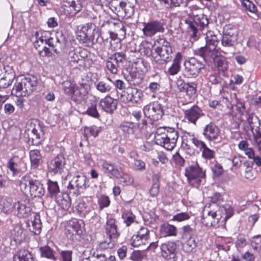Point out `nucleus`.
<instances>
[{
	"label": "nucleus",
	"mask_w": 261,
	"mask_h": 261,
	"mask_svg": "<svg viewBox=\"0 0 261 261\" xmlns=\"http://www.w3.org/2000/svg\"><path fill=\"white\" fill-rule=\"evenodd\" d=\"M84 226V222L81 219L72 218L67 223L66 227L68 237L73 240L74 236L80 235L82 233V228Z\"/></svg>",
	"instance_id": "17"
},
{
	"label": "nucleus",
	"mask_w": 261,
	"mask_h": 261,
	"mask_svg": "<svg viewBox=\"0 0 261 261\" xmlns=\"http://www.w3.org/2000/svg\"><path fill=\"white\" fill-rule=\"evenodd\" d=\"M103 170L105 173H109L117 178H121V181L128 186L134 182L133 177L127 174H122V170L119 169L115 164H103Z\"/></svg>",
	"instance_id": "11"
},
{
	"label": "nucleus",
	"mask_w": 261,
	"mask_h": 261,
	"mask_svg": "<svg viewBox=\"0 0 261 261\" xmlns=\"http://www.w3.org/2000/svg\"><path fill=\"white\" fill-rule=\"evenodd\" d=\"M19 186L22 192L27 193L29 192L34 197H40L45 193L43 185L38 180H33L29 175L21 178Z\"/></svg>",
	"instance_id": "6"
},
{
	"label": "nucleus",
	"mask_w": 261,
	"mask_h": 261,
	"mask_svg": "<svg viewBox=\"0 0 261 261\" xmlns=\"http://www.w3.org/2000/svg\"><path fill=\"white\" fill-rule=\"evenodd\" d=\"M47 190L49 194L51 197H56L60 193V188L58 183L56 181H52L48 179L47 182Z\"/></svg>",
	"instance_id": "41"
},
{
	"label": "nucleus",
	"mask_w": 261,
	"mask_h": 261,
	"mask_svg": "<svg viewBox=\"0 0 261 261\" xmlns=\"http://www.w3.org/2000/svg\"><path fill=\"white\" fill-rule=\"evenodd\" d=\"M96 89L101 93H109L112 89V84L107 81H101L95 85Z\"/></svg>",
	"instance_id": "43"
},
{
	"label": "nucleus",
	"mask_w": 261,
	"mask_h": 261,
	"mask_svg": "<svg viewBox=\"0 0 261 261\" xmlns=\"http://www.w3.org/2000/svg\"><path fill=\"white\" fill-rule=\"evenodd\" d=\"M156 42L161 46H153L155 55H152L153 62L161 65L167 64L172 59L173 50L170 43L164 38H160Z\"/></svg>",
	"instance_id": "4"
},
{
	"label": "nucleus",
	"mask_w": 261,
	"mask_h": 261,
	"mask_svg": "<svg viewBox=\"0 0 261 261\" xmlns=\"http://www.w3.org/2000/svg\"><path fill=\"white\" fill-rule=\"evenodd\" d=\"M117 241V240L108 239V241L101 242L97 245L98 249L103 251L109 249H112L115 247Z\"/></svg>",
	"instance_id": "49"
},
{
	"label": "nucleus",
	"mask_w": 261,
	"mask_h": 261,
	"mask_svg": "<svg viewBox=\"0 0 261 261\" xmlns=\"http://www.w3.org/2000/svg\"><path fill=\"white\" fill-rule=\"evenodd\" d=\"M215 65L218 70L224 72L228 68L226 60L223 58H220L216 60Z\"/></svg>",
	"instance_id": "60"
},
{
	"label": "nucleus",
	"mask_w": 261,
	"mask_h": 261,
	"mask_svg": "<svg viewBox=\"0 0 261 261\" xmlns=\"http://www.w3.org/2000/svg\"><path fill=\"white\" fill-rule=\"evenodd\" d=\"M87 177L83 175H77L74 176L69 181L68 190L69 193L74 195H79L82 191L86 188V183Z\"/></svg>",
	"instance_id": "15"
},
{
	"label": "nucleus",
	"mask_w": 261,
	"mask_h": 261,
	"mask_svg": "<svg viewBox=\"0 0 261 261\" xmlns=\"http://www.w3.org/2000/svg\"><path fill=\"white\" fill-rule=\"evenodd\" d=\"M98 204L100 210L108 207L110 204V200L108 196L102 195L98 199Z\"/></svg>",
	"instance_id": "59"
},
{
	"label": "nucleus",
	"mask_w": 261,
	"mask_h": 261,
	"mask_svg": "<svg viewBox=\"0 0 261 261\" xmlns=\"http://www.w3.org/2000/svg\"><path fill=\"white\" fill-rule=\"evenodd\" d=\"M98 32L94 23L90 22L84 24L77 33V39L82 43L90 46L94 44L95 34Z\"/></svg>",
	"instance_id": "8"
},
{
	"label": "nucleus",
	"mask_w": 261,
	"mask_h": 261,
	"mask_svg": "<svg viewBox=\"0 0 261 261\" xmlns=\"http://www.w3.org/2000/svg\"><path fill=\"white\" fill-rule=\"evenodd\" d=\"M68 59L72 66H73L74 64H77L80 66L84 64V57L80 55L79 52L75 50H72L69 52Z\"/></svg>",
	"instance_id": "37"
},
{
	"label": "nucleus",
	"mask_w": 261,
	"mask_h": 261,
	"mask_svg": "<svg viewBox=\"0 0 261 261\" xmlns=\"http://www.w3.org/2000/svg\"><path fill=\"white\" fill-rule=\"evenodd\" d=\"M185 175L192 186L198 188L202 179L204 178L205 174L199 166V164H194L186 168Z\"/></svg>",
	"instance_id": "9"
},
{
	"label": "nucleus",
	"mask_w": 261,
	"mask_h": 261,
	"mask_svg": "<svg viewBox=\"0 0 261 261\" xmlns=\"http://www.w3.org/2000/svg\"><path fill=\"white\" fill-rule=\"evenodd\" d=\"M65 13L70 17L74 16L83 9L84 0H63Z\"/></svg>",
	"instance_id": "20"
},
{
	"label": "nucleus",
	"mask_w": 261,
	"mask_h": 261,
	"mask_svg": "<svg viewBox=\"0 0 261 261\" xmlns=\"http://www.w3.org/2000/svg\"><path fill=\"white\" fill-rule=\"evenodd\" d=\"M120 99L122 101L125 103L130 101L132 102L130 97V87H127L121 92Z\"/></svg>",
	"instance_id": "62"
},
{
	"label": "nucleus",
	"mask_w": 261,
	"mask_h": 261,
	"mask_svg": "<svg viewBox=\"0 0 261 261\" xmlns=\"http://www.w3.org/2000/svg\"><path fill=\"white\" fill-rule=\"evenodd\" d=\"M162 256L166 259L174 258L176 255L177 244L171 241L162 244L160 246Z\"/></svg>",
	"instance_id": "24"
},
{
	"label": "nucleus",
	"mask_w": 261,
	"mask_h": 261,
	"mask_svg": "<svg viewBox=\"0 0 261 261\" xmlns=\"http://www.w3.org/2000/svg\"><path fill=\"white\" fill-rule=\"evenodd\" d=\"M32 214L33 218V219L31 218V220L26 221V226L34 234H39L41 232L42 227L40 215L34 213H32Z\"/></svg>",
	"instance_id": "27"
},
{
	"label": "nucleus",
	"mask_w": 261,
	"mask_h": 261,
	"mask_svg": "<svg viewBox=\"0 0 261 261\" xmlns=\"http://www.w3.org/2000/svg\"><path fill=\"white\" fill-rule=\"evenodd\" d=\"M14 261H34L31 252L27 249H20L13 256Z\"/></svg>",
	"instance_id": "36"
},
{
	"label": "nucleus",
	"mask_w": 261,
	"mask_h": 261,
	"mask_svg": "<svg viewBox=\"0 0 261 261\" xmlns=\"http://www.w3.org/2000/svg\"><path fill=\"white\" fill-rule=\"evenodd\" d=\"M164 31V23L159 20H153L145 23L142 29L143 34L149 37L153 36L157 33H163Z\"/></svg>",
	"instance_id": "19"
},
{
	"label": "nucleus",
	"mask_w": 261,
	"mask_h": 261,
	"mask_svg": "<svg viewBox=\"0 0 261 261\" xmlns=\"http://www.w3.org/2000/svg\"><path fill=\"white\" fill-rule=\"evenodd\" d=\"M160 234L162 237H174L177 235V228L169 223H164L160 226Z\"/></svg>",
	"instance_id": "33"
},
{
	"label": "nucleus",
	"mask_w": 261,
	"mask_h": 261,
	"mask_svg": "<svg viewBox=\"0 0 261 261\" xmlns=\"http://www.w3.org/2000/svg\"><path fill=\"white\" fill-rule=\"evenodd\" d=\"M152 178L153 184L149 190V194L152 197H156L159 193V177L158 175L155 174L152 176Z\"/></svg>",
	"instance_id": "46"
},
{
	"label": "nucleus",
	"mask_w": 261,
	"mask_h": 261,
	"mask_svg": "<svg viewBox=\"0 0 261 261\" xmlns=\"http://www.w3.org/2000/svg\"><path fill=\"white\" fill-rule=\"evenodd\" d=\"M80 86L77 87L70 96L71 99L76 102L80 103L86 99L94 98L92 95H88L87 92L90 89V86L87 83H80Z\"/></svg>",
	"instance_id": "18"
},
{
	"label": "nucleus",
	"mask_w": 261,
	"mask_h": 261,
	"mask_svg": "<svg viewBox=\"0 0 261 261\" xmlns=\"http://www.w3.org/2000/svg\"><path fill=\"white\" fill-rule=\"evenodd\" d=\"M30 157L31 163H39L42 160V156L40 151L37 149L30 151Z\"/></svg>",
	"instance_id": "58"
},
{
	"label": "nucleus",
	"mask_w": 261,
	"mask_h": 261,
	"mask_svg": "<svg viewBox=\"0 0 261 261\" xmlns=\"http://www.w3.org/2000/svg\"><path fill=\"white\" fill-rule=\"evenodd\" d=\"M247 244V241L246 237L242 234L237 237L236 241V246L238 249L244 248Z\"/></svg>",
	"instance_id": "61"
},
{
	"label": "nucleus",
	"mask_w": 261,
	"mask_h": 261,
	"mask_svg": "<svg viewBox=\"0 0 261 261\" xmlns=\"http://www.w3.org/2000/svg\"><path fill=\"white\" fill-rule=\"evenodd\" d=\"M109 59L115 61L122 68L127 62L126 54L124 51L115 53L109 57Z\"/></svg>",
	"instance_id": "38"
},
{
	"label": "nucleus",
	"mask_w": 261,
	"mask_h": 261,
	"mask_svg": "<svg viewBox=\"0 0 261 261\" xmlns=\"http://www.w3.org/2000/svg\"><path fill=\"white\" fill-rule=\"evenodd\" d=\"M3 70L5 73L1 75V89H5L11 85L15 78V73L11 67L4 65ZM1 72V74H3L4 73L2 70Z\"/></svg>",
	"instance_id": "25"
},
{
	"label": "nucleus",
	"mask_w": 261,
	"mask_h": 261,
	"mask_svg": "<svg viewBox=\"0 0 261 261\" xmlns=\"http://www.w3.org/2000/svg\"><path fill=\"white\" fill-rule=\"evenodd\" d=\"M33 37L35 38L34 47L42 56L51 57L55 53H59L61 42L57 37H52L48 31H36Z\"/></svg>",
	"instance_id": "1"
},
{
	"label": "nucleus",
	"mask_w": 261,
	"mask_h": 261,
	"mask_svg": "<svg viewBox=\"0 0 261 261\" xmlns=\"http://www.w3.org/2000/svg\"><path fill=\"white\" fill-rule=\"evenodd\" d=\"M64 164H48V172L52 175L61 174L64 170Z\"/></svg>",
	"instance_id": "56"
},
{
	"label": "nucleus",
	"mask_w": 261,
	"mask_h": 261,
	"mask_svg": "<svg viewBox=\"0 0 261 261\" xmlns=\"http://www.w3.org/2000/svg\"><path fill=\"white\" fill-rule=\"evenodd\" d=\"M16 215L19 218H27L32 214V209L28 201H18L14 204Z\"/></svg>",
	"instance_id": "22"
},
{
	"label": "nucleus",
	"mask_w": 261,
	"mask_h": 261,
	"mask_svg": "<svg viewBox=\"0 0 261 261\" xmlns=\"http://www.w3.org/2000/svg\"><path fill=\"white\" fill-rule=\"evenodd\" d=\"M185 22L188 25L189 31L192 32V36L194 38L197 37L198 30H203L209 23L207 16L203 14H198L193 18L186 19Z\"/></svg>",
	"instance_id": "7"
},
{
	"label": "nucleus",
	"mask_w": 261,
	"mask_h": 261,
	"mask_svg": "<svg viewBox=\"0 0 261 261\" xmlns=\"http://www.w3.org/2000/svg\"><path fill=\"white\" fill-rule=\"evenodd\" d=\"M106 65L108 69L113 74H116L119 69H122L115 61L109 58L107 61Z\"/></svg>",
	"instance_id": "57"
},
{
	"label": "nucleus",
	"mask_w": 261,
	"mask_h": 261,
	"mask_svg": "<svg viewBox=\"0 0 261 261\" xmlns=\"http://www.w3.org/2000/svg\"><path fill=\"white\" fill-rule=\"evenodd\" d=\"M250 245L252 249L259 252L261 251V235L258 234L252 237L250 240Z\"/></svg>",
	"instance_id": "52"
},
{
	"label": "nucleus",
	"mask_w": 261,
	"mask_h": 261,
	"mask_svg": "<svg viewBox=\"0 0 261 261\" xmlns=\"http://www.w3.org/2000/svg\"><path fill=\"white\" fill-rule=\"evenodd\" d=\"M145 116L153 121L161 119L164 114L163 106L158 101L151 102L143 108Z\"/></svg>",
	"instance_id": "12"
},
{
	"label": "nucleus",
	"mask_w": 261,
	"mask_h": 261,
	"mask_svg": "<svg viewBox=\"0 0 261 261\" xmlns=\"http://www.w3.org/2000/svg\"><path fill=\"white\" fill-rule=\"evenodd\" d=\"M161 4L168 6L170 8L186 6L187 0H159Z\"/></svg>",
	"instance_id": "44"
},
{
	"label": "nucleus",
	"mask_w": 261,
	"mask_h": 261,
	"mask_svg": "<svg viewBox=\"0 0 261 261\" xmlns=\"http://www.w3.org/2000/svg\"><path fill=\"white\" fill-rule=\"evenodd\" d=\"M99 106L106 112L112 113L117 108V101L109 95H107L99 101Z\"/></svg>",
	"instance_id": "28"
},
{
	"label": "nucleus",
	"mask_w": 261,
	"mask_h": 261,
	"mask_svg": "<svg viewBox=\"0 0 261 261\" xmlns=\"http://www.w3.org/2000/svg\"><path fill=\"white\" fill-rule=\"evenodd\" d=\"M200 150L202 151V155L204 158L211 159L214 158V151L208 148L206 145Z\"/></svg>",
	"instance_id": "64"
},
{
	"label": "nucleus",
	"mask_w": 261,
	"mask_h": 261,
	"mask_svg": "<svg viewBox=\"0 0 261 261\" xmlns=\"http://www.w3.org/2000/svg\"><path fill=\"white\" fill-rule=\"evenodd\" d=\"M39 250L41 257H45L53 260H56V257L55 255V251L49 246L46 245L40 247L39 249Z\"/></svg>",
	"instance_id": "39"
},
{
	"label": "nucleus",
	"mask_w": 261,
	"mask_h": 261,
	"mask_svg": "<svg viewBox=\"0 0 261 261\" xmlns=\"http://www.w3.org/2000/svg\"><path fill=\"white\" fill-rule=\"evenodd\" d=\"M148 243V241L137 234H134L130 239V244L134 247H139L145 246Z\"/></svg>",
	"instance_id": "47"
},
{
	"label": "nucleus",
	"mask_w": 261,
	"mask_h": 261,
	"mask_svg": "<svg viewBox=\"0 0 261 261\" xmlns=\"http://www.w3.org/2000/svg\"><path fill=\"white\" fill-rule=\"evenodd\" d=\"M21 164H8V168L12 172L13 175L25 172L27 170L25 164H22V167H20Z\"/></svg>",
	"instance_id": "54"
},
{
	"label": "nucleus",
	"mask_w": 261,
	"mask_h": 261,
	"mask_svg": "<svg viewBox=\"0 0 261 261\" xmlns=\"http://www.w3.org/2000/svg\"><path fill=\"white\" fill-rule=\"evenodd\" d=\"M38 80L34 76H19L11 92L8 95L13 94L17 97L26 96L31 94L36 88Z\"/></svg>",
	"instance_id": "2"
},
{
	"label": "nucleus",
	"mask_w": 261,
	"mask_h": 261,
	"mask_svg": "<svg viewBox=\"0 0 261 261\" xmlns=\"http://www.w3.org/2000/svg\"><path fill=\"white\" fill-rule=\"evenodd\" d=\"M219 134L218 127L214 123L210 122L204 128L203 135L208 140H213L217 138Z\"/></svg>",
	"instance_id": "30"
},
{
	"label": "nucleus",
	"mask_w": 261,
	"mask_h": 261,
	"mask_svg": "<svg viewBox=\"0 0 261 261\" xmlns=\"http://www.w3.org/2000/svg\"><path fill=\"white\" fill-rule=\"evenodd\" d=\"M99 133V129L96 126H91L90 127L86 126L84 127V134L85 138H87L89 136L96 137Z\"/></svg>",
	"instance_id": "55"
},
{
	"label": "nucleus",
	"mask_w": 261,
	"mask_h": 261,
	"mask_svg": "<svg viewBox=\"0 0 261 261\" xmlns=\"http://www.w3.org/2000/svg\"><path fill=\"white\" fill-rule=\"evenodd\" d=\"M103 229L108 239L118 240L120 236L118 221L112 216L107 215Z\"/></svg>",
	"instance_id": "13"
},
{
	"label": "nucleus",
	"mask_w": 261,
	"mask_h": 261,
	"mask_svg": "<svg viewBox=\"0 0 261 261\" xmlns=\"http://www.w3.org/2000/svg\"><path fill=\"white\" fill-rule=\"evenodd\" d=\"M222 218L220 211L213 209L208 211L206 215L203 216L201 221L202 224L207 227L216 226Z\"/></svg>",
	"instance_id": "21"
},
{
	"label": "nucleus",
	"mask_w": 261,
	"mask_h": 261,
	"mask_svg": "<svg viewBox=\"0 0 261 261\" xmlns=\"http://www.w3.org/2000/svg\"><path fill=\"white\" fill-rule=\"evenodd\" d=\"M182 59L181 54L179 52L176 53L172 65L165 71L168 75H175L177 74L180 69V62Z\"/></svg>",
	"instance_id": "31"
},
{
	"label": "nucleus",
	"mask_w": 261,
	"mask_h": 261,
	"mask_svg": "<svg viewBox=\"0 0 261 261\" xmlns=\"http://www.w3.org/2000/svg\"><path fill=\"white\" fill-rule=\"evenodd\" d=\"M1 210L5 214L11 212L14 208L12 199L9 197L3 196L1 198Z\"/></svg>",
	"instance_id": "42"
},
{
	"label": "nucleus",
	"mask_w": 261,
	"mask_h": 261,
	"mask_svg": "<svg viewBox=\"0 0 261 261\" xmlns=\"http://www.w3.org/2000/svg\"><path fill=\"white\" fill-rule=\"evenodd\" d=\"M241 5L246 10L258 16L257 8L251 1L250 0H242Z\"/></svg>",
	"instance_id": "51"
},
{
	"label": "nucleus",
	"mask_w": 261,
	"mask_h": 261,
	"mask_svg": "<svg viewBox=\"0 0 261 261\" xmlns=\"http://www.w3.org/2000/svg\"><path fill=\"white\" fill-rule=\"evenodd\" d=\"M218 210L221 213L222 218L225 216L224 219L225 220L230 218L233 214V208L228 204L220 206Z\"/></svg>",
	"instance_id": "50"
},
{
	"label": "nucleus",
	"mask_w": 261,
	"mask_h": 261,
	"mask_svg": "<svg viewBox=\"0 0 261 261\" xmlns=\"http://www.w3.org/2000/svg\"><path fill=\"white\" fill-rule=\"evenodd\" d=\"M178 138L177 131L173 128H159L154 135L156 143L168 150H172L174 148Z\"/></svg>",
	"instance_id": "3"
},
{
	"label": "nucleus",
	"mask_w": 261,
	"mask_h": 261,
	"mask_svg": "<svg viewBox=\"0 0 261 261\" xmlns=\"http://www.w3.org/2000/svg\"><path fill=\"white\" fill-rule=\"evenodd\" d=\"M205 41L207 48L209 50L211 51L215 55H217V57L219 56L220 53L216 49V47L219 43V39L217 36L212 31H208L206 33Z\"/></svg>",
	"instance_id": "26"
},
{
	"label": "nucleus",
	"mask_w": 261,
	"mask_h": 261,
	"mask_svg": "<svg viewBox=\"0 0 261 261\" xmlns=\"http://www.w3.org/2000/svg\"><path fill=\"white\" fill-rule=\"evenodd\" d=\"M119 128L121 130L125 137L129 138L130 135L135 134L137 130V126L133 122L123 121L119 125Z\"/></svg>",
	"instance_id": "32"
},
{
	"label": "nucleus",
	"mask_w": 261,
	"mask_h": 261,
	"mask_svg": "<svg viewBox=\"0 0 261 261\" xmlns=\"http://www.w3.org/2000/svg\"><path fill=\"white\" fill-rule=\"evenodd\" d=\"M10 237L16 243H20L26 238V232L20 224L16 225L10 231Z\"/></svg>",
	"instance_id": "29"
},
{
	"label": "nucleus",
	"mask_w": 261,
	"mask_h": 261,
	"mask_svg": "<svg viewBox=\"0 0 261 261\" xmlns=\"http://www.w3.org/2000/svg\"><path fill=\"white\" fill-rule=\"evenodd\" d=\"M75 205V211L79 216L85 218L96 207L92 197H83L78 199Z\"/></svg>",
	"instance_id": "10"
},
{
	"label": "nucleus",
	"mask_w": 261,
	"mask_h": 261,
	"mask_svg": "<svg viewBox=\"0 0 261 261\" xmlns=\"http://www.w3.org/2000/svg\"><path fill=\"white\" fill-rule=\"evenodd\" d=\"M56 202L64 210H68L71 204V200L67 193H63L56 198Z\"/></svg>",
	"instance_id": "34"
},
{
	"label": "nucleus",
	"mask_w": 261,
	"mask_h": 261,
	"mask_svg": "<svg viewBox=\"0 0 261 261\" xmlns=\"http://www.w3.org/2000/svg\"><path fill=\"white\" fill-rule=\"evenodd\" d=\"M196 55L200 56L204 60H206V59L207 58H211L214 60L217 57V55H215L211 51L209 50L206 46L204 47H202L199 49L197 50L196 51Z\"/></svg>",
	"instance_id": "45"
},
{
	"label": "nucleus",
	"mask_w": 261,
	"mask_h": 261,
	"mask_svg": "<svg viewBox=\"0 0 261 261\" xmlns=\"http://www.w3.org/2000/svg\"><path fill=\"white\" fill-rule=\"evenodd\" d=\"M238 39V30L234 26L229 24L224 27L221 37L222 51L225 54H232Z\"/></svg>",
	"instance_id": "5"
},
{
	"label": "nucleus",
	"mask_w": 261,
	"mask_h": 261,
	"mask_svg": "<svg viewBox=\"0 0 261 261\" xmlns=\"http://www.w3.org/2000/svg\"><path fill=\"white\" fill-rule=\"evenodd\" d=\"M246 116V120H243V118H241L243 122V129L246 133H248L251 131L253 136L255 135V133L258 134L260 133L259 131V120L258 118L254 116V114H251Z\"/></svg>",
	"instance_id": "16"
},
{
	"label": "nucleus",
	"mask_w": 261,
	"mask_h": 261,
	"mask_svg": "<svg viewBox=\"0 0 261 261\" xmlns=\"http://www.w3.org/2000/svg\"><path fill=\"white\" fill-rule=\"evenodd\" d=\"M179 82H181V83L180 85H178V86L179 87L180 90H186L187 96H189L190 97V101L189 102H188L186 103H182L183 105H187L191 102L192 97L195 94L197 89V85L193 82L188 83L186 84L185 83H183V82L181 81H179L178 83Z\"/></svg>",
	"instance_id": "35"
},
{
	"label": "nucleus",
	"mask_w": 261,
	"mask_h": 261,
	"mask_svg": "<svg viewBox=\"0 0 261 261\" xmlns=\"http://www.w3.org/2000/svg\"><path fill=\"white\" fill-rule=\"evenodd\" d=\"M121 218L123 220V223L126 227L130 226L136 220V216L131 211L125 210L122 212Z\"/></svg>",
	"instance_id": "40"
},
{
	"label": "nucleus",
	"mask_w": 261,
	"mask_h": 261,
	"mask_svg": "<svg viewBox=\"0 0 261 261\" xmlns=\"http://www.w3.org/2000/svg\"><path fill=\"white\" fill-rule=\"evenodd\" d=\"M184 72L188 77H196L205 65L195 58H191L184 63Z\"/></svg>",
	"instance_id": "14"
},
{
	"label": "nucleus",
	"mask_w": 261,
	"mask_h": 261,
	"mask_svg": "<svg viewBox=\"0 0 261 261\" xmlns=\"http://www.w3.org/2000/svg\"><path fill=\"white\" fill-rule=\"evenodd\" d=\"M62 87L64 93L70 97L73 94V92L76 88L74 83L68 80L65 81L63 83Z\"/></svg>",
	"instance_id": "53"
},
{
	"label": "nucleus",
	"mask_w": 261,
	"mask_h": 261,
	"mask_svg": "<svg viewBox=\"0 0 261 261\" xmlns=\"http://www.w3.org/2000/svg\"><path fill=\"white\" fill-rule=\"evenodd\" d=\"M185 118L191 123L196 124L198 119L204 115L202 110L197 105H194L184 111Z\"/></svg>",
	"instance_id": "23"
},
{
	"label": "nucleus",
	"mask_w": 261,
	"mask_h": 261,
	"mask_svg": "<svg viewBox=\"0 0 261 261\" xmlns=\"http://www.w3.org/2000/svg\"><path fill=\"white\" fill-rule=\"evenodd\" d=\"M130 97L132 102L137 103L139 100L143 99V91L141 89L130 87Z\"/></svg>",
	"instance_id": "48"
},
{
	"label": "nucleus",
	"mask_w": 261,
	"mask_h": 261,
	"mask_svg": "<svg viewBox=\"0 0 261 261\" xmlns=\"http://www.w3.org/2000/svg\"><path fill=\"white\" fill-rule=\"evenodd\" d=\"M86 113L89 116L94 118L99 117V113L97 110V105L96 102L92 103L90 106L88 107Z\"/></svg>",
	"instance_id": "63"
}]
</instances>
